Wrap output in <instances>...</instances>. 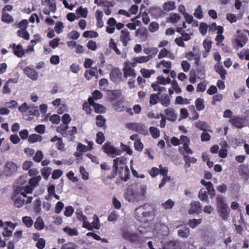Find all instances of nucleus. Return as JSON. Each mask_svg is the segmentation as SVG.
I'll list each match as a JSON object with an SVG mask.
<instances>
[{
	"label": "nucleus",
	"mask_w": 249,
	"mask_h": 249,
	"mask_svg": "<svg viewBox=\"0 0 249 249\" xmlns=\"http://www.w3.org/2000/svg\"><path fill=\"white\" fill-rule=\"evenodd\" d=\"M201 212V206L199 202L195 201L190 204V209L188 213L190 214L194 213L199 214Z\"/></svg>",
	"instance_id": "11"
},
{
	"label": "nucleus",
	"mask_w": 249,
	"mask_h": 249,
	"mask_svg": "<svg viewBox=\"0 0 249 249\" xmlns=\"http://www.w3.org/2000/svg\"><path fill=\"white\" fill-rule=\"evenodd\" d=\"M152 56L148 55L147 56H141L135 57V60L139 64L145 63L148 62L151 58Z\"/></svg>",
	"instance_id": "36"
},
{
	"label": "nucleus",
	"mask_w": 249,
	"mask_h": 249,
	"mask_svg": "<svg viewBox=\"0 0 249 249\" xmlns=\"http://www.w3.org/2000/svg\"><path fill=\"white\" fill-rule=\"evenodd\" d=\"M195 126L196 127L201 130H203L204 131H209L212 132L211 130L208 129L209 126L205 122L198 121L195 123Z\"/></svg>",
	"instance_id": "31"
},
{
	"label": "nucleus",
	"mask_w": 249,
	"mask_h": 249,
	"mask_svg": "<svg viewBox=\"0 0 249 249\" xmlns=\"http://www.w3.org/2000/svg\"><path fill=\"white\" fill-rule=\"evenodd\" d=\"M63 230L65 233L71 236H77L78 234V231L76 228H71L67 226L63 228Z\"/></svg>",
	"instance_id": "32"
},
{
	"label": "nucleus",
	"mask_w": 249,
	"mask_h": 249,
	"mask_svg": "<svg viewBox=\"0 0 249 249\" xmlns=\"http://www.w3.org/2000/svg\"><path fill=\"white\" fill-rule=\"evenodd\" d=\"M217 211L223 220H227L228 219L230 216V210L229 208L224 209H220Z\"/></svg>",
	"instance_id": "35"
},
{
	"label": "nucleus",
	"mask_w": 249,
	"mask_h": 249,
	"mask_svg": "<svg viewBox=\"0 0 249 249\" xmlns=\"http://www.w3.org/2000/svg\"><path fill=\"white\" fill-rule=\"evenodd\" d=\"M121 171L123 174V178H120L123 179L124 181H127L128 179V177L129 175V170L128 167L127 166H125V167H124V172H123V170H121Z\"/></svg>",
	"instance_id": "60"
},
{
	"label": "nucleus",
	"mask_w": 249,
	"mask_h": 249,
	"mask_svg": "<svg viewBox=\"0 0 249 249\" xmlns=\"http://www.w3.org/2000/svg\"><path fill=\"white\" fill-rule=\"evenodd\" d=\"M190 234V230L188 227H183L178 231V235L180 238H187Z\"/></svg>",
	"instance_id": "22"
},
{
	"label": "nucleus",
	"mask_w": 249,
	"mask_h": 249,
	"mask_svg": "<svg viewBox=\"0 0 249 249\" xmlns=\"http://www.w3.org/2000/svg\"><path fill=\"white\" fill-rule=\"evenodd\" d=\"M216 205L217 210L220 209H224L228 208V204L224 196L222 195H217L216 197Z\"/></svg>",
	"instance_id": "12"
},
{
	"label": "nucleus",
	"mask_w": 249,
	"mask_h": 249,
	"mask_svg": "<svg viewBox=\"0 0 249 249\" xmlns=\"http://www.w3.org/2000/svg\"><path fill=\"white\" fill-rule=\"evenodd\" d=\"M211 41L209 40H205L203 41V46L206 52L205 53H203L204 57H206L207 56V53L210 52L211 49Z\"/></svg>",
	"instance_id": "49"
},
{
	"label": "nucleus",
	"mask_w": 249,
	"mask_h": 249,
	"mask_svg": "<svg viewBox=\"0 0 249 249\" xmlns=\"http://www.w3.org/2000/svg\"><path fill=\"white\" fill-rule=\"evenodd\" d=\"M44 226L45 224L43 219L40 217H37L35 223V228L37 230H41L44 228Z\"/></svg>",
	"instance_id": "40"
},
{
	"label": "nucleus",
	"mask_w": 249,
	"mask_h": 249,
	"mask_svg": "<svg viewBox=\"0 0 249 249\" xmlns=\"http://www.w3.org/2000/svg\"><path fill=\"white\" fill-rule=\"evenodd\" d=\"M202 222V219H190L188 221V224L189 226L192 228L194 229L196 226L200 224Z\"/></svg>",
	"instance_id": "44"
},
{
	"label": "nucleus",
	"mask_w": 249,
	"mask_h": 249,
	"mask_svg": "<svg viewBox=\"0 0 249 249\" xmlns=\"http://www.w3.org/2000/svg\"><path fill=\"white\" fill-rule=\"evenodd\" d=\"M108 96L110 101H114L119 99L121 95L120 90H110L108 92Z\"/></svg>",
	"instance_id": "23"
},
{
	"label": "nucleus",
	"mask_w": 249,
	"mask_h": 249,
	"mask_svg": "<svg viewBox=\"0 0 249 249\" xmlns=\"http://www.w3.org/2000/svg\"><path fill=\"white\" fill-rule=\"evenodd\" d=\"M96 124L98 126L103 127L105 124L106 120L102 115H97L96 117Z\"/></svg>",
	"instance_id": "52"
},
{
	"label": "nucleus",
	"mask_w": 249,
	"mask_h": 249,
	"mask_svg": "<svg viewBox=\"0 0 249 249\" xmlns=\"http://www.w3.org/2000/svg\"><path fill=\"white\" fill-rule=\"evenodd\" d=\"M42 178L40 176H37L31 178L29 181V185H26L24 186H18L17 187V190L19 194L24 196H26L28 194H32L35 188L39 184Z\"/></svg>",
	"instance_id": "3"
},
{
	"label": "nucleus",
	"mask_w": 249,
	"mask_h": 249,
	"mask_svg": "<svg viewBox=\"0 0 249 249\" xmlns=\"http://www.w3.org/2000/svg\"><path fill=\"white\" fill-rule=\"evenodd\" d=\"M94 2L98 6H103L104 7L113 6L111 2L108 1L107 0H95Z\"/></svg>",
	"instance_id": "48"
},
{
	"label": "nucleus",
	"mask_w": 249,
	"mask_h": 249,
	"mask_svg": "<svg viewBox=\"0 0 249 249\" xmlns=\"http://www.w3.org/2000/svg\"><path fill=\"white\" fill-rule=\"evenodd\" d=\"M229 122L237 128H241L245 126V122L243 118L239 117L234 118L230 120Z\"/></svg>",
	"instance_id": "19"
},
{
	"label": "nucleus",
	"mask_w": 249,
	"mask_h": 249,
	"mask_svg": "<svg viewBox=\"0 0 249 249\" xmlns=\"http://www.w3.org/2000/svg\"><path fill=\"white\" fill-rule=\"evenodd\" d=\"M46 5L48 6V9L45 8L43 10V13L45 15L50 14V12L54 13L56 10L55 0H51Z\"/></svg>",
	"instance_id": "27"
},
{
	"label": "nucleus",
	"mask_w": 249,
	"mask_h": 249,
	"mask_svg": "<svg viewBox=\"0 0 249 249\" xmlns=\"http://www.w3.org/2000/svg\"><path fill=\"white\" fill-rule=\"evenodd\" d=\"M223 28L221 26H217L215 23H213L209 27V31H223Z\"/></svg>",
	"instance_id": "62"
},
{
	"label": "nucleus",
	"mask_w": 249,
	"mask_h": 249,
	"mask_svg": "<svg viewBox=\"0 0 249 249\" xmlns=\"http://www.w3.org/2000/svg\"><path fill=\"white\" fill-rule=\"evenodd\" d=\"M166 249H180L181 242L178 240H170L165 244Z\"/></svg>",
	"instance_id": "18"
},
{
	"label": "nucleus",
	"mask_w": 249,
	"mask_h": 249,
	"mask_svg": "<svg viewBox=\"0 0 249 249\" xmlns=\"http://www.w3.org/2000/svg\"><path fill=\"white\" fill-rule=\"evenodd\" d=\"M68 128V124L63 123L57 128L56 131L58 133H60L63 136H68V134L67 130Z\"/></svg>",
	"instance_id": "30"
},
{
	"label": "nucleus",
	"mask_w": 249,
	"mask_h": 249,
	"mask_svg": "<svg viewBox=\"0 0 249 249\" xmlns=\"http://www.w3.org/2000/svg\"><path fill=\"white\" fill-rule=\"evenodd\" d=\"M151 87L153 88L154 91H158L157 95H159L160 92L165 91L166 89L163 87H160L158 83H153L152 84Z\"/></svg>",
	"instance_id": "57"
},
{
	"label": "nucleus",
	"mask_w": 249,
	"mask_h": 249,
	"mask_svg": "<svg viewBox=\"0 0 249 249\" xmlns=\"http://www.w3.org/2000/svg\"><path fill=\"white\" fill-rule=\"evenodd\" d=\"M149 131L153 138L156 139L160 136V131L159 129L155 127H151Z\"/></svg>",
	"instance_id": "61"
},
{
	"label": "nucleus",
	"mask_w": 249,
	"mask_h": 249,
	"mask_svg": "<svg viewBox=\"0 0 249 249\" xmlns=\"http://www.w3.org/2000/svg\"><path fill=\"white\" fill-rule=\"evenodd\" d=\"M204 100L203 99L198 98H197L195 101V105L196 109L198 111L203 110L205 107Z\"/></svg>",
	"instance_id": "38"
},
{
	"label": "nucleus",
	"mask_w": 249,
	"mask_h": 249,
	"mask_svg": "<svg viewBox=\"0 0 249 249\" xmlns=\"http://www.w3.org/2000/svg\"><path fill=\"white\" fill-rule=\"evenodd\" d=\"M77 245L72 242H69L64 244L61 247V249H78Z\"/></svg>",
	"instance_id": "54"
},
{
	"label": "nucleus",
	"mask_w": 249,
	"mask_h": 249,
	"mask_svg": "<svg viewBox=\"0 0 249 249\" xmlns=\"http://www.w3.org/2000/svg\"><path fill=\"white\" fill-rule=\"evenodd\" d=\"M136 132L143 135H147L148 133V127L144 124L138 123Z\"/></svg>",
	"instance_id": "26"
},
{
	"label": "nucleus",
	"mask_w": 249,
	"mask_h": 249,
	"mask_svg": "<svg viewBox=\"0 0 249 249\" xmlns=\"http://www.w3.org/2000/svg\"><path fill=\"white\" fill-rule=\"evenodd\" d=\"M17 192V194L13 195L12 196V199L14 202V205L18 208H21L24 206V205L26 204L31 203L33 200V197L31 196H24L23 195H21L18 191L17 189L16 190Z\"/></svg>",
	"instance_id": "4"
},
{
	"label": "nucleus",
	"mask_w": 249,
	"mask_h": 249,
	"mask_svg": "<svg viewBox=\"0 0 249 249\" xmlns=\"http://www.w3.org/2000/svg\"><path fill=\"white\" fill-rule=\"evenodd\" d=\"M171 99L169 95L167 94L161 95L160 103L164 107H168L170 104Z\"/></svg>",
	"instance_id": "34"
},
{
	"label": "nucleus",
	"mask_w": 249,
	"mask_h": 249,
	"mask_svg": "<svg viewBox=\"0 0 249 249\" xmlns=\"http://www.w3.org/2000/svg\"><path fill=\"white\" fill-rule=\"evenodd\" d=\"M165 118L170 121L174 122L176 120L177 115L172 108H167L164 110Z\"/></svg>",
	"instance_id": "17"
},
{
	"label": "nucleus",
	"mask_w": 249,
	"mask_h": 249,
	"mask_svg": "<svg viewBox=\"0 0 249 249\" xmlns=\"http://www.w3.org/2000/svg\"><path fill=\"white\" fill-rule=\"evenodd\" d=\"M163 9L167 12L173 11L176 9L175 2L174 1H167L162 5Z\"/></svg>",
	"instance_id": "29"
},
{
	"label": "nucleus",
	"mask_w": 249,
	"mask_h": 249,
	"mask_svg": "<svg viewBox=\"0 0 249 249\" xmlns=\"http://www.w3.org/2000/svg\"><path fill=\"white\" fill-rule=\"evenodd\" d=\"M93 220L90 223L91 229H89V230H92L93 229L98 230L100 228V224L99 223V219L96 215H94L93 217Z\"/></svg>",
	"instance_id": "37"
},
{
	"label": "nucleus",
	"mask_w": 249,
	"mask_h": 249,
	"mask_svg": "<svg viewBox=\"0 0 249 249\" xmlns=\"http://www.w3.org/2000/svg\"><path fill=\"white\" fill-rule=\"evenodd\" d=\"M102 149L106 154L110 156L112 158L121 155L122 154V151L114 147L110 142L105 143L102 146Z\"/></svg>",
	"instance_id": "6"
},
{
	"label": "nucleus",
	"mask_w": 249,
	"mask_h": 249,
	"mask_svg": "<svg viewBox=\"0 0 249 249\" xmlns=\"http://www.w3.org/2000/svg\"><path fill=\"white\" fill-rule=\"evenodd\" d=\"M106 31H114L115 29L120 30L123 29L124 25L117 22L114 18H109L107 21Z\"/></svg>",
	"instance_id": "8"
},
{
	"label": "nucleus",
	"mask_w": 249,
	"mask_h": 249,
	"mask_svg": "<svg viewBox=\"0 0 249 249\" xmlns=\"http://www.w3.org/2000/svg\"><path fill=\"white\" fill-rule=\"evenodd\" d=\"M18 168V165L12 161H7L3 168V174L6 177H10L15 175Z\"/></svg>",
	"instance_id": "7"
},
{
	"label": "nucleus",
	"mask_w": 249,
	"mask_h": 249,
	"mask_svg": "<svg viewBox=\"0 0 249 249\" xmlns=\"http://www.w3.org/2000/svg\"><path fill=\"white\" fill-rule=\"evenodd\" d=\"M105 141V137L104 134L101 132H98L96 134V142L99 144H102Z\"/></svg>",
	"instance_id": "55"
},
{
	"label": "nucleus",
	"mask_w": 249,
	"mask_h": 249,
	"mask_svg": "<svg viewBox=\"0 0 249 249\" xmlns=\"http://www.w3.org/2000/svg\"><path fill=\"white\" fill-rule=\"evenodd\" d=\"M198 198L203 201L209 202L207 192L205 189H201L198 194Z\"/></svg>",
	"instance_id": "43"
},
{
	"label": "nucleus",
	"mask_w": 249,
	"mask_h": 249,
	"mask_svg": "<svg viewBox=\"0 0 249 249\" xmlns=\"http://www.w3.org/2000/svg\"><path fill=\"white\" fill-rule=\"evenodd\" d=\"M46 245V241L43 238H40L36 243V247L38 249H43Z\"/></svg>",
	"instance_id": "64"
},
{
	"label": "nucleus",
	"mask_w": 249,
	"mask_h": 249,
	"mask_svg": "<svg viewBox=\"0 0 249 249\" xmlns=\"http://www.w3.org/2000/svg\"><path fill=\"white\" fill-rule=\"evenodd\" d=\"M2 20L6 23H11L13 21V18L8 13L3 12Z\"/></svg>",
	"instance_id": "53"
},
{
	"label": "nucleus",
	"mask_w": 249,
	"mask_h": 249,
	"mask_svg": "<svg viewBox=\"0 0 249 249\" xmlns=\"http://www.w3.org/2000/svg\"><path fill=\"white\" fill-rule=\"evenodd\" d=\"M130 39L129 32H122L120 40L124 46H126L127 42Z\"/></svg>",
	"instance_id": "42"
},
{
	"label": "nucleus",
	"mask_w": 249,
	"mask_h": 249,
	"mask_svg": "<svg viewBox=\"0 0 249 249\" xmlns=\"http://www.w3.org/2000/svg\"><path fill=\"white\" fill-rule=\"evenodd\" d=\"M42 140V137L40 135L34 134L31 135L28 138V141L30 143H34L37 142H40Z\"/></svg>",
	"instance_id": "47"
},
{
	"label": "nucleus",
	"mask_w": 249,
	"mask_h": 249,
	"mask_svg": "<svg viewBox=\"0 0 249 249\" xmlns=\"http://www.w3.org/2000/svg\"><path fill=\"white\" fill-rule=\"evenodd\" d=\"M109 76L112 81L115 83H119L121 81L122 73L119 69L116 68L111 71Z\"/></svg>",
	"instance_id": "13"
},
{
	"label": "nucleus",
	"mask_w": 249,
	"mask_h": 249,
	"mask_svg": "<svg viewBox=\"0 0 249 249\" xmlns=\"http://www.w3.org/2000/svg\"><path fill=\"white\" fill-rule=\"evenodd\" d=\"M194 15L197 19H201L203 18V12L200 5H198L195 10Z\"/></svg>",
	"instance_id": "56"
},
{
	"label": "nucleus",
	"mask_w": 249,
	"mask_h": 249,
	"mask_svg": "<svg viewBox=\"0 0 249 249\" xmlns=\"http://www.w3.org/2000/svg\"><path fill=\"white\" fill-rule=\"evenodd\" d=\"M88 9L86 7H83L82 6H79L76 10V14L78 18L82 17L86 18L88 14Z\"/></svg>",
	"instance_id": "28"
},
{
	"label": "nucleus",
	"mask_w": 249,
	"mask_h": 249,
	"mask_svg": "<svg viewBox=\"0 0 249 249\" xmlns=\"http://www.w3.org/2000/svg\"><path fill=\"white\" fill-rule=\"evenodd\" d=\"M155 71L154 70H147L145 68H142L140 71L142 75L146 78H149L151 75L155 73Z\"/></svg>",
	"instance_id": "39"
},
{
	"label": "nucleus",
	"mask_w": 249,
	"mask_h": 249,
	"mask_svg": "<svg viewBox=\"0 0 249 249\" xmlns=\"http://www.w3.org/2000/svg\"><path fill=\"white\" fill-rule=\"evenodd\" d=\"M29 109H30V107L26 103H24L18 107V110L22 113H27Z\"/></svg>",
	"instance_id": "63"
},
{
	"label": "nucleus",
	"mask_w": 249,
	"mask_h": 249,
	"mask_svg": "<svg viewBox=\"0 0 249 249\" xmlns=\"http://www.w3.org/2000/svg\"><path fill=\"white\" fill-rule=\"evenodd\" d=\"M214 69L216 72L220 74V77L222 80H224L225 79V75L227 74V71L223 67L220 65L219 63H217L214 66Z\"/></svg>",
	"instance_id": "25"
},
{
	"label": "nucleus",
	"mask_w": 249,
	"mask_h": 249,
	"mask_svg": "<svg viewBox=\"0 0 249 249\" xmlns=\"http://www.w3.org/2000/svg\"><path fill=\"white\" fill-rule=\"evenodd\" d=\"M52 172V168L49 167H45L41 171L42 176L45 179H47Z\"/></svg>",
	"instance_id": "50"
},
{
	"label": "nucleus",
	"mask_w": 249,
	"mask_h": 249,
	"mask_svg": "<svg viewBox=\"0 0 249 249\" xmlns=\"http://www.w3.org/2000/svg\"><path fill=\"white\" fill-rule=\"evenodd\" d=\"M146 192V186L145 185H142L140 186L137 190H131L130 192H128L125 195V198L130 202H138L140 200H143L145 198V196Z\"/></svg>",
	"instance_id": "2"
},
{
	"label": "nucleus",
	"mask_w": 249,
	"mask_h": 249,
	"mask_svg": "<svg viewBox=\"0 0 249 249\" xmlns=\"http://www.w3.org/2000/svg\"><path fill=\"white\" fill-rule=\"evenodd\" d=\"M24 72L28 77L33 81H36L38 79V72L34 69L30 67H27L24 69Z\"/></svg>",
	"instance_id": "16"
},
{
	"label": "nucleus",
	"mask_w": 249,
	"mask_h": 249,
	"mask_svg": "<svg viewBox=\"0 0 249 249\" xmlns=\"http://www.w3.org/2000/svg\"><path fill=\"white\" fill-rule=\"evenodd\" d=\"M157 213L155 206L152 204L147 203L137 207L134 212V217L137 221L148 223L152 221Z\"/></svg>",
	"instance_id": "1"
},
{
	"label": "nucleus",
	"mask_w": 249,
	"mask_h": 249,
	"mask_svg": "<svg viewBox=\"0 0 249 249\" xmlns=\"http://www.w3.org/2000/svg\"><path fill=\"white\" fill-rule=\"evenodd\" d=\"M22 220L23 223L28 228L32 227L34 223L33 220L30 216H24L22 217Z\"/></svg>",
	"instance_id": "51"
},
{
	"label": "nucleus",
	"mask_w": 249,
	"mask_h": 249,
	"mask_svg": "<svg viewBox=\"0 0 249 249\" xmlns=\"http://www.w3.org/2000/svg\"><path fill=\"white\" fill-rule=\"evenodd\" d=\"M175 205V202L173 201L171 199H168L164 203H162L161 204L162 207H163L164 209H172Z\"/></svg>",
	"instance_id": "46"
},
{
	"label": "nucleus",
	"mask_w": 249,
	"mask_h": 249,
	"mask_svg": "<svg viewBox=\"0 0 249 249\" xmlns=\"http://www.w3.org/2000/svg\"><path fill=\"white\" fill-rule=\"evenodd\" d=\"M43 158V154L42 152L40 150H38L33 159L36 162H39L42 160Z\"/></svg>",
	"instance_id": "59"
},
{
	"label": "nucleus",
	"mask_w": 249,
	"mask_h": 249,
	"mask_svg": "<svg viewBox=\"0 0 249 249\" xmlns=\"http://www.w3.org/2000/svg\"><path fill=\"white\" fill-rule=\"evenodd\" d=\"M88 101L90 105L93 106L96 112L104 113L105 112V107L100 104H95L94 101H93L92 98L89 97L88 99Z\"/></svg>",
	"instance_id": "20"
},
{
	"label": "nucleus",
	"mask_w": 249,
	"mask_h": 249,
	"mask_svg": "<svg viewBox=\"0 0 249 249\" xmlns=\"http://www.w3.org/2000/svg\"><path fill=\"white\" fill-rule=\"evenodd\" d=\"M77 128L76 126L72 127L71 129L67 131L68 136H63L64 137H67L70 140L72 141L75 137L74 135L77 133Z\"/></svg>",
	"instance_id": "45"
},
{
	"label": "nucleus",
	"mask_w": 249,
	"mask_h": 249,
	"mask_svg": "<svg viewBox=\"0 0 249 249\" xmlns=\"http://www.w3.org/2000/svg\"><path fill=\"white\" fill-rule=\"evenodd\" d=\"M126 159L124 157H120L113 160V177H115L118 173L120 178H123V174L121 170H123L126 165Z\"/></svg>",
	"instance_id": "5"
},
{
	"label": "nucleus",
	"mask_w": 249,
	"mask_h": 249,
	"mask_svg": "<svg viewBox=\"0 0 249 249\" xmlns=\"http://www.w3.org/2000/svg\"><path fill=\"white\" fill-rule=\"evenodd\" d=\"M125 66L123 68L124 76L127 78L128 77H135L136 76L135 70L130 67V65L127 63H125Z\"/></svg>",
	"instance_id": "14"
},
{
	"label": "nucleus",
	"mask_w": 249,
	"mask_h": 249,
	"mask_svg": "<svg viewBox=\"0 0 249 249\" xmlns=\"http://www.w3.org/2000/svg\"><path fill=\"white\" fill-rule=\"evenodd\" d=\"M13 51L15 55L19 57H22L25 54L24 50L20 44L16 45L15 44L13 45Z\"/></svg>",
	"instance_id": "21"
},
{
	"label": "nucleus",
	"mask_w": 249,
	"mask_h": 249,
	"mask_svg": "<svg viewBox=\"0 0 249 249\" xmlns=\"http://www.w3.org/2000/svg\"><path fill=\"white\" fill-rule=\"evenodd\" d=\"M247 37L244 35H238L235 37L233 40V45L236 48L243 47L247 42Z\"/></svg>",
	"instance_id": "10"
},
{
	"label": "nucleus",
	"mask_w": 249,
	"mask_h": 249,
	"mask_svg": "<svg viewBox=\"0 0 249 249\" xmlns=\"http://www.w3.org/2000/svg\"><path fill=\"white\" fill-rule=\"evenodd\" d=\"M136 36L141 41H145L148 37V34L147 32H136Z\"/></svg>",
	"instance_id": "58"
},
{
	"label": "nucleus",
	"mask_w": 249,
	"mask_h": 249,
	"mask_svg": "<svg viewBox=\"0 0 249 249\" xmlns=\"http://www.w3.org/2000/svg\"><path fill=\"white\" fill-rule=\"evenodd\" d=\"M122 237L131 242H134L138 239V234L127 229H124L122 231Z\"/></svg>",
	"instance_id": "9"
},
{
	"label": "nucleus",
	"mask_w": 249,
	"mask_h": 249,
	"mask_svg": "<svg viewBox=\"0 0 249 249\" xmlns=\"http://www.w3.org/2000/svg\"><path fill=\"white\" fill-rule=\"evenodd\" d=\"M77 218L81 221H83V226L82 227L85 228H87L88 229H90L91 228V224L90 223H89V221H87V218L84 215L81 214L78 216Z\"/></svg>",
	"instance_id": "41"
},
{
	"label": "nucleus",
	"mask_w": 249,
	"mask_h": 249,
	"mask_svg": "<svg viewBox=\"0 0 249 249\" xmlns=\"http://www.w3.org/2000/svg\"><path fill=\"white\" fill-rule=\"evenodd\" d=\"M104 14L103 11L97 10L95 11L94 17L96 20V26L98 28H101L104 26V22L103 20Z\"/></svg>",
	"instance_id": "15"
},
{
	"label": "nucleus",
	"mask_w": 249,
	"mask_h": 249,
	"mask_svg": "<svg viewBox=\"0 0 249 249\" xmlns=\"http://www.w3.org/2000/svg\"><path fill=\"white\" fill-rule=\"evenodd\" d=\"M180 18V16L177 13H172L167 18V22L170 23H177Z\"/></svg>",
	"instance_id": "33"
},
{
	"label": "nucleus",
	"mask_w": 249,
	"mask_h": 249,
	"mask_svg": "<svg viewBox=\"0 0 249 249\" xmlns=\"http://www.w3.org/2000/svg\"><path fill=\"white\" fill-rule=\"evenodd\" d=\"M150 13L152 16L156 18H159L164 14L162 9L158 7L151 8Z\"/></svg>",
	"instance_id": "24"
}]
</instances>
